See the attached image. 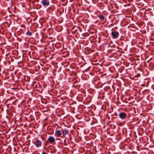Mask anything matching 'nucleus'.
Instances as JSON below:
<instances>
[{
    "label": "nucleus",
    "instance_id": "nucleus-1",
    "mask_svg": "<svg viewBox=\"0 0 154 154\" xmlns=\"http://www.w3.org/2000/svg\"><path fill=\"white\" fill-rule=\"evenodd\" d=\"M41 3L45 7L48 6L50 4V2L49 0H42Z\"/></svg>",
    "mask_w": 154,
    "mask_h": 154
},
{
    "label": "nucleus",
    "instance_id": "nucleus-2",
    "mask_svg": "<svg viewBox=\"0 0 154 154\" xmlns=\"http://www.w3.org/2000/svg\"><path fill=\"white\" fill-rule=\"evenodd\" d=\"M111 35L113 38L116 39L119 37V33L118 31L115 30L112 32Z\"/></svg>",
    "mask_w": 154,
    "mask_h": 154
},
{
    "label": "nucleus",
    "instance_id": "nucleus-3",
    "mask_svg": "<svg viewBox=\"0 0 154 154\" xmlns=\"http://www.w3.org/2000/svg\"><path fill=\"white\" fill-rule=\"evenodd\" d=\"M119 116L120 119H125L127 117V115L125 112H122L119 114Z\"/></svg>",
    "mask_w": 154,
    "mask_h": 154
},
{
    "label": "nucleus",
    "instance_id": "nucleus-4",
    "mask_svg": "<svg viewBox=\"0 0 154 154\" xmlns=\"http://www.w3.org/2000/svg\"><path fill=\"white\" fill-rule=\"evenodd\" d=\"M55 9L54 6H51L50 7L48 8L47 9V11L50 13H51Z\"/></svg>",
    "mask_w": 154,
    "mask_h": 154
},
{
    "label": "nucleus",
    "instance_id": "nucleus-5",
    "mask_svg": "<svg viewBox=\"0 0 154 154\" xmlns=\"http://www.w3.org/2000/svg\"><path fill=\"white\" fill-rule=\"evenodd\" d=\"M48 141L51 143H53L55 141V138L52 136H50L48 137Z\"/></svg>",
    "mask_w": 154,
    "mask_h": 154
},
{
    "label": "nucleus",
    "instance_id": "nucleus-6",
    "mask_svg": "<svg viewBox=\"0 0 154 154\" xmlns=\"http://www.w3.org/2000/svg\"><path fill=\"white\" fill-rule=\"evenodd\" d=\"M62 131L63 135H65L68 134L69 130L66 128H62Z\"/></svg>",
    "mask_w": 154,
    "mask_h": 154
},
{
    "label": "nucleus",
    "instance_id": "nucleus-7",
    "mask_svg": "<svg viewBox=\"0 0 154 154\" xmlns=\"http://www.w3.org/2000/svg\"><path fill=\"white\" fill-rule=\"evenodd\" d=\"M35 145L37 147L41 146L42 145V142L41 141L39 140H37Z\"/></svg>",
    "mask_w": 154,
    "mask_h": 154
},
{
    "label": "nucleus",
    "instance_id": "nucleus-8",
    "mask_svg": "<svg viewBox=\"0 0 154 154\" xmlns=\"http://www.w3.org/2000/svg\"><path fill=\"white\" fill-rule=\"evenodd\" d=\"M98 17H99L100 19L101 20H103L104 19V17L102 15H98Z\"/></svg>",
    "mask_w": 154,
    "mask_h": 154
},
{
    "label": "nucleus",
    "instance_id": "nucleus-9",
    "mask_svg": "<svg viewBox=\"0 0 154 154\" xmlns=\"http://www.w3.org/2000/svg\"><path fill=\"white\" fill-rule=\"evenodd\" d=\"M52 132H53V130L52 129H50L47 132V133L48 134H53Z\"/></svg>",
    "mask_w": 154,
    "mask_h": 154
},
{
    "label": "nucleus",
    "instance_id": "nucleus-10",
    "mask_svg": "<svg viewBox=\"0 0 154 154\" xmlns=\"http://www.w3.org/2000/svg\"><path fill=\"white\" fill-rule=\"evenodd\" d=\"M61 131L59 130L56 131L55 135H61Z\"/></svg>",
    "mask_w": 154,
    "mask_h": 154
},
{
    "label": "nucleus",
    "instance_id": "nucleus-11",
    "mask_svg": "<svg viewBox=\"0 0 154 154\" xmlns=\"http://www.w3.org/2000/svg\"><path fill=\"white\" fill-rule=\"evenodd\" d=\"M26 34L29 35V36H31L32 35V33L29 32V30H28L26 32Z\"/></svg>",
    "mask_w": 154,
    "mask_h": 154
},
{
    "label": "nucleus",
    "instance_id": "nucleus-12",
    "mask_svg": "<svg viewBox=\"0 0 154 154\" xmlns=\"http://www.w3.org/2000/svg\"><path fill=\"white\" fill-rule=\"evenodd\" d=\"M77 82V80H76V79H75L73 81V84H75Z\"/></svg>",
    "mask_w": 154,
    "mask_h": 154
},
{
    "label": "nucleus",
    "instance_id": "nucleus-13",
    "mask_svg": "<svg viewBox=\"0 0 154 154\" xmlns=\"http://www.w3.org/2000/svg\"><path fill=\"white\" fill-rule=\"evenodd\" d=\"M153 40L154 39H152V38H151V39H150V40H152L153 41Z\"/></svg>",
    "mask_w": 154,
    "mask_h": 154
}]
</instances>
